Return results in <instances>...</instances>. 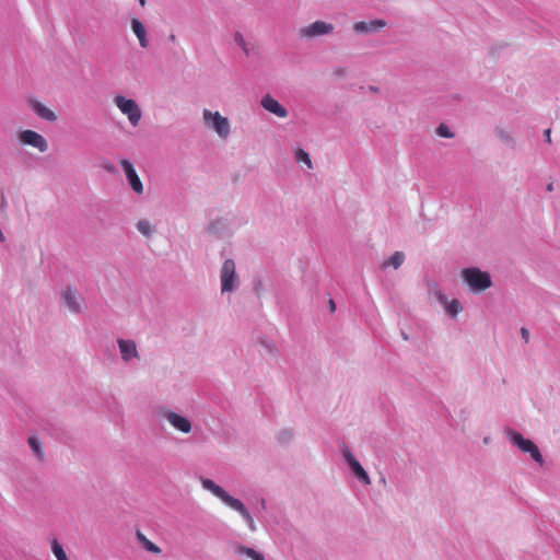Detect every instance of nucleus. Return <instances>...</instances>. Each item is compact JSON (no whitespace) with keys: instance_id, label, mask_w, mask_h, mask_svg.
Segmentation results:
<instances>
[{"instance_id":"nucleus-1","label":"nucleus","mask_w":560,"mask_h":560,"mask_svg":"<svg viewBox=\"0 0 560 560\" xmlns=\"http://www.w3.org/2000/svg\"><path fill=\"white\" fill-rule=\"evenodd\" d=\"M199 480L205 490L211 492L214 497L220 499L222 503H224L233 511L237 512L242 516V518L244 520L248 529L252 533H255L257 530V526L253 515L241 500L229 494L221 486L217 485L211 479L200 477Z\"/></svg>"},{"instance_id":"nucleus-2","label":"nucleus","mask_w":560,"mask_h":560,"mask_svg":"<svg viewBox=\"0 0 560 560\" xmlns=\"http://www.w3.org/2000/svg\"><path fill=\"white\" fill-rule=\"evenodd\" d=\"M462 278L474 293L486 291L492 285L490 273L477 267L464 268L462 270Z\"/></svg>"},{"instance_id":"nucleus-3","label":"nucleus","mask_w":560,"mask_h":560,"mask_svg":"<svg viewBox=\"0 0 560 560\" xmlns=\"http://www.w3.org/2000/svg\"><path fill=\"white\" fill-rule=\"evenodd\" d=\"M506 435L509 438V441L516 446L520 451L523 453L529 454V456L535 460L536 463L542 465L544 464V457L538 448V446L530 440L525 439L520 432L514 430H509L506 432Z\"/></svg>"},{"instance_id":"nucleus-4","label":"nucleus","mask_w":560,"mask_h":560,"mask_svg":"<svg viewBox=\"0 0 560 560\" xmlns=\"http://www.w3.org/2000/svg\"><path fill=\"white\" fill-rule=\"evenodd\" d=\"M221 293H232L240 285L236 266L233 259H225L220 270Z\"/></svg>"},{"instance_id":"nucleus-5","label":"nucleus","mask_w":560,"mask_h":560,"mask_svg":"<svg viewBox=\"0 0 560 560\" xmlns=\"http://www.w3.org/2000/svg\"><path fill=\"white\" fill-rule=\"evenodd\" d=\"M114 104L127 116L130 125L137 127L141 120L142 113L138 103L132 98H127L120 94L114 97Z\"/></svg>"},{"instance_id":"nucleus-6","label":"nucleus","mask_w":560,"mask_h":560,"mask_svg":"<svg viewBox=\"0 0 560 560\" xmlns=\"http://www.w3.org/2000/svg\"><path fill=\"white\" fill-rule=\"evenodd\" d=\"M205 125L214 130L222 139H226L231 132V125L226 117H223L219 112L203 110Z\"/></svg>"},{"instance_id":"nucleus-7","label":"nucleus","mask_w":560,"mask_h":560,"mask_svg":"<svg viewBox=\"0 0 560 560\" xmlns=\"http://www.w3.org/2000/svg\"><path fill=\"white\" fill-rule=\"evenodd\" d=\"M158 416L166 420L174 430L180 433L188 434L192 430L191 421L187 417L172 411L166 407L159 408Z\"/></svg>"},{"instance_id":"nucleus-8","label":"nucleus","mask_w":560,"mask_h":560,"mask_svg":"<svg viewBox=\"0 0 560 560\" xmlns=\"http://www.w3.org/2000/svg\"><path fill=\"white\" fill-rule=\"evenodd\" d=\"M340 451L346 464L348 465L353 476L358 479V481L363 486H370L371 479L369 474L365 471L360 462L355 458L351 450L346 444H343Z\"/></svg>"},{"instance_id":"nucleus-9","label":"nucleus","mask_w":560,"mask_h":560,"mask_svg":"<svg viewBox=\"0 0 560 560\" xmlns=\"http://www.w3.org/2000/svg\"><path fill=\"white\" fill-rule=\"evenodd\" d=\"M16 138L22 145L36 149L40 153L46 152L49 148L46 138L37 131L31 129L18 131Z\"/></svg>"},{"instance_id":"nucleus-10","label":"nucleus","mask_w":560,"mask_h":560,"mask_svg":"<svg viewBox=\"0 0 560 560\" xmlns=\"http://www.w3.org/2000/svg\"><path fill=\"white\" fill-rule=\"evenodd\" d=\"M117 346L120 359L125 364H132L140 360V354L135 340L118 338Z\"/></svg>"},{"instance_id":"nucleus-11","label":"nucleus","mask_w":560,"mask_h":560,"mask_svg":"<svg viewBox=\"0 0 560 560\" xmlns=\"http://www.w3.org/2000/svg\"><path fill=\"white\" fill-rule=\"evenodd\" d=\"M334 32V25L325 21H315L307 26L300 28L302 37L311 39L319 36L329 35Z\"/></svg>"},{"instance_id":"nucleus-12","label":"nucleus","mask_w":560,"mask_h":560,"mask_svg":"<svg viewBox=\"0 0 560 560\" xmlns=\"http://www.w3.org/2000/svg\"><path fill=\"white\" fill-rule=\"evenodd\" d=\"M62 304L73 314H79L82 311L80 293L72 287L68 285L62 289L60 293Z\"/></svg>"},{"instance_id":"nucleus-13","label":"nucleus","mask_w":560,"mask_h":560,"mask_svg":"<svg viewBox=\"0 0 560 560\" xmlns=\"http://www.w3.org/2000/svg\"><path fill=\"white\" fill-rule=\"evenodd\" d=\"M120 166L125 173L126 179H127L130 188L136 194L141 195L143 192V184H142L140 177L138 176V174L133 167V164L129 160L122 159L120 161Z\"/></svg>"},{"instance_id":"nucleus-14","label":"nucleus","mask_w":560,"mask_h":560,"mask_svg":"<svg viewBox=\"0 0 560 560\" xmlns=\"http://www.w3.org/2000/svg\"><path fill=\"white\" fill-rule=\"evenodd\" d=\"M260 105L264 109L279 118H285L289 114L288 109L269 94L262 96Z\"/></svg>"},{"instance_id":"nucleus-15","label":"nucleus","mask_w":560,"mask_h":560,"mask_svg":"<svg viewBox=\"0 0 560 560\" xmlns=\"http://www.w3.org/2000/svg\"><path fill=\"white\" fill-rule=\"evenodd\" d=\"M386 26L384 20H372L369 22L360 21L353 25V30L357 33L369 34L378 32Z\"/></svg>"},{"instance_id":"nucleus-16","label":"nucleus","mask_w":560,"mask_h":560,"mask_svg":"<svg viewBox=\"0 0 560 560\" xmlns=\"http://www.w3.org/2000/svg\"><path fill=\"white\" fill-rule=\"evenodd\" d=\"M131 30L137 36L139 40V45L142 48H147L149 46V40L147 37V31L142 22L136 18L131 19Z\"/></svg>"},{"instance_id":"nucleus-17","label":"nucleus","mask_w":560,"mask_h":560,"mask_svg":"<svg viewBox=\"0 0 560 560\" xmlns=\"http://www.w3.org/2000/svg\"><path fill=\"white\" fill-rule=\"evenodd\" d=\"M405 261V254L402 252H395L390 257L385 259L381 264L382 269H386L392 267L393 269H398Z\"/></svg>"},{"instance_id":"nucleus-18","label":"nucleus","mask_w":560,"mask_h":560,"mask_svg":"<svg viewBox=\"0 0 560 560\" xmlns=\"http://www.w3.org/2000/svg\"><path fill=\"white\" fill-rule=\"evenodd\" d=\"M32 107H33V110L40 118H43V119H45L47 121H55L56 118H57L55 113L51 109H49L48 107H46L45 105H43L39 102H33Z\"/></svg>"},{"instance_id":"nucleus-19","label":"nucleus","mask_w":560,"mask_h":560,"mask_svg":"<svg viewBox=\"0 0 560 560\" xmlns=\"http://www.w3.org/2000/svg\"><path fill=\"white\" fill-rule=\"evenodd\" d=\"M235 551L238 555H245L246 557L250 558L252 560H265V556L261 552H258L255 549L243 546V545H236Z\"/></svg>"},{"instance_id":"nucleus-20","label":"nucleus","mask_w":560,"mask_h":560,"mask_svg":"<svg viewBox=\"0 0 560 560\" xmlns=\"http://www.w3.org/2000/svg\"><path fill=\"white\" fill-rule=\"evenodd\" d=\"M294 158H295L296 162L304 163L308 170L313 168V163H312V160H311L308 153L305 150H303L302 148H298L294 151Z\"/></svg>"},{"instance_id":"nucleus-21","label":"nucleus","mask_w":560,"mask_h":560,"mask_svg":"<svg viewBox=\"0 0 560 560\" xmlns=\"http://www.w3.org/2000/svg\"><path fill=\"white\" fill-rule=\"evenodd\" d=\"M137 230L144 236L150 237L152 233L154 232V228L150 223L149 220L142 219L139 220L137 223Z\"/></svg>"},{"instance_id":"nucleus-22","label":"nucleus","mask_w":560,"mask_h":560,"mask_svg":"<svg viewBox=\"0 0 560 560\" xmlns=\"http://www.w3.org/2000/svg\"><path fill=\"white\" fill-rule=\"evenodd\" d=\"M138 539L142 544L143 548L153 553H160L161 549L151 540H149L143 534L138 533Z\"/></svg>"},{"instance_id":"nucleus-23","label":"nucleus","mask_w":560,"mask_h":560,"mask_svg":"<svg viewBox=\"0 0 560 560\" xmlns=\"http://www.w3.org/2000/svg\"><path fill=\"white\" fill-rule=\"evenodd\" d=\"M462 310L463 306L457 299H453L452 301H450L447 306L445 307L446 313L452 317H456L458 313L462 312Z\"/></svg>"},{"instance_id":"nucleus-24","label":"nucleus","mask_w":560,"mask_h":560,"mask_svg":"<svg viewBox=\"0 0 560 560\" xmlns=\"http://www.w3.org/2000/svg\"><path fill=\"white\" fill-rule=\"evenodd\" d=\"M234 42L244 51L246 56L249 55L252 48L240 32H236L234 34Z\"/></svg>"},{"instance_id":"nucleus-25","label":"nucleus","mask_w":560,"mask_h":560,"mask_svg":"<svg viewBox=\"0 0 560 560\" xmlns=\"http://www.w3.org/2000/svg\"><path fill=\"white\" fill-rule=\"evenodd\" d=\"M494 133H495L497 138L500 141H502L503 143L509 144V145L513 144V142H514L513 138L508 130H505L503 128H495Z\"/></svg>"},{"instance_id":"nucleus-26","label":"nucleus","mask_w":560,"mask_h":560,"mask_svg":"<svg viewBox=\"0 0 560 560\" xmlns=\"http://www.w3.org/2000/svg\"><path fill=\"white\" fill-rule=\"evenodd\" d=\"M51 551L57 560H66V558H68L66 551L57 539H52L51 541Z\"/></svg>"},{"instance_id":"nucleus-27","label":"nucleus","mask_w":560,"mask_h":560,"mask_svg":"<svg viewBox=\"0 0 560 560\" xmlns=\"http://www.w3.org/2000/svg\"><path fill=\"white\" fill-rule=\"evenodd\" d=\"M28 445L33 453L35 454V456L40 459L43 457V452L39 441L36 438L31 436L28 438Z\"/></svg>"},{"instance_id":"nucleus-28","label":"nucleus","mask_w":560,"mask_h":560,"mask_svg":"<svg viewBox=\"0 0 560 560\" xmlns=\"http://www.w3.org/2000/svg\"><path fill=\"white\" fill-rule=\"evenodd\" d=\"M436 133L440 136V137H443V138H452L453 137V132L450 130V128L444 125V124H441L438 129H436Z\"/></svg>"},{"instance_id":"nucleus-29","label":"nucleus","mask_w":560,"mask_h":560,"mask_svg":"<svg viewBox=\"0 0 560 560\" xmlns=\"http://www.w3.org/2000/svg\"><path fill=\"white\" fill-rule=\"evenodd\" d=\"M293 439V431L292 430H283L279 434V441L281 443H289Z\"/></svg>"},{"instance_id":"nucleus-30","label":"nucleus","mask_w":560,"mask_h":560,"mask_svg":"<svg viewBox=\"0 0 560 560\" xmlns=\"http://www.w3.org/2000/svg\"><path fill=\"white\" fill-rule=\"evenodd\" d=\"M436 299L440 302V304H442L444 306V308L447 306V304L450 302L447 295L444 292H442L441 290H439L436 292Z\"/></svg>"},{"instance_id":"nucleus-31","label":"nucleus","mask_w":560,"mask_h":560,"mask_svg":"<svg viewBox=\"0 0 560 560\" xmlns=\"http://www.w3.org/2000/svg\"><path fill=\"white\" fill-rule=\"evenodd\" d=\"M224 222L223 220H215L210 224V231L213 233H219L220 228L223 226Z\"/></svg>"},{"instance_id":"nucleus-32","label":"nucleus","mask_w":560,"mask_h":560,"mask_svg":"<svg viewBox=\"0 0 560 560\" xmlns=\"http://www.w3.org/2000/svg\"><path fill=\"white\" fill-rule=\"evenodd\" d=\"M521 335H522V338L524 339V341L528 342V340H529V331H528V329L523 327L521 329Z\"/></svg>"},{"instance_id":"nucleus-33","label":"nucleus","mask_w":560,"mask_h":560,"mask_svg":"<svg viewBox=\"0 0 560 560\" xmlns=\"http://www.w3.org/2000/svg\"><path fill=\"white\" fill-rule=\"evenodd\" d=\"M328 307H329V311H330V312H335V310H336V303H335V301H334V300H329V301H328Z\"/></svg>"},{"instance_id":"nucleus-34","label":"nucleus","mask_w":560,"mask_h":560,"mask_svg":"<svg viewBox=\"0 0 560 560\" xmlns=\"http://www.w3.org/2000/svg\"><path fill=\"white\" fill-rule=\"evenodd\" d=\"M545 137H546V141L548 143H550L551 142V131H550V129L545 130Z\"/></svg>"},{"instance_id":"nucleus-35","label":"nucleus","mask_w":560,"mask_h":560,"mask_svg":"<svg viewBox=\"0 0 560 560\" xmlns=\"http://www.w3.org/2000/svg\"><path fill=\"white\" fill-rule=\"evenodd\" d=\"M553 183H549L546 187L547 191H552L553 190Z\"/></svg>"},{"instance_id":"nucleus-36","label":"nucleus","mask_w":560,"mask_h":560,"mask_svg":"<svg viewBox=\"0 0 560 560\" xmlns=\"http://www.w3.org/2000/svg\"><path fill=\"white\" fill-rule=\"evenodd\" d=\"M380 482H381L382 485H386V478H385V477H381Z\"/></svg>"},{"instance_id":"nucleus-37","label":"nucleus","mask_w":560,"mask_h":560,"mask_svg":"<svg viewBox=\"0 0 560 560\" xmlns=\"http://www.w3.org/2000/svg\"><path fill=\"white\" fill-rule=\"evenodd\" d=\"M260 504H261V508L265 509L266 508V501L264 499L260 500Z\"/></svg>"},{"instance_id":"nucleus-38","label":"nucleus","mask_w":560,"mask_h":560,"mask_svg":"<svg viewBox=\"0 0 560 560\" xmlns=\"http://www.w3.org/2000/svg\"><path fill=\"white\" fill-rule=\"evenodd\" d=\"M139 2H140V4H141L142 7H144V4H145V0H139Z\"/></svg>"},{"instance_id":"nucleus-39","label":"nucleus","mask_w":560,"mask_h":560,"mask_svg":"<svg viewBox=\"0 0 560 560\" xmlns=\"http://www.w3.org/2000/svg\"><path fill=\"white\" fill-rule=\"evenodd\" d=\"M489 441H490V439H489V438H485V440H483V442H485L486 444H488V443H489Z\"/></svg>"}]
</instances>
